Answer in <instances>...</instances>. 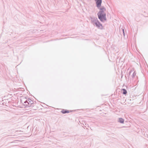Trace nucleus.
<instances>
[{
  "label": "nucleus",
  "mask_w": 148,
  "mask_h": 148,
  "mask_svg": "<svg viewBox=\"0 0 148 148\" xmlns=\"http://www.w3.org/2000/svg\"><path fill=\"white\" fill-rule=\"evenodd\" d=\"M106 9L104 7H102L99 8V11L98 13L99 18L101 22H104L106 20V14L105 12Z\"/></svg>",
  "instance_id": "nucleus-1"
},
{
  "label": "nucleus",
  "mask_w": 148,
  "mask_h": 148,
  "mask_svg": "<svg viewBox=\"0 0 148 148\" xmlns=\"http://www.w3.org/2000/svg\"><path fill=\"white\" fill-rule=\"evenodd\" d=\"M121 90L123 91V94L125 95L127 93V91L125 89H123Z\"/></svg>",
  "instance_id": "nucleus-8"
},
{
  "label": "nucleus",
  "mask_w": 148,
  "mask_h": 148,
  "mask_svg": "<svg viewBox=\"0 0 148 148\" xmlns=\"http://www.w3.org/2000/svg\"><path fill=\"white\" fill-rule=\"evenodd\" d=\"M123 33H124V30H123Z\"/></svg>",
  "instance_id": "nucleus-9"
},
{
  "label": "nucleus",
  "mask_w": 148,
  "mask_h": 148,
  "mask_svg": "<svg viewBox=\"0 0 148 148\" xmlns=\"http://www.w3.org/2000/svg\"><path fill=\"white\" fill-rule=\"evenodd\" d=\"M33 103V101L31 100H28V101H27L23 105L21 106L23 108H25L26 107H30L32 105Z\"/></svg>",
  "instance_id": "nucleus-2"
},
{
  "label": "nucleus",
  "mask_w": 148,
  "mask_h": 148,
  "mask_svg": "<svg viewBox=\"0 0 148 148\" xmlns=\"http://www.w3.org/2000/svg\"><path fill=\"white\" fill-rule=\"evenodd\" d=\"M102 2L101 0H97V2L96 4L97 7L99 9L100 8V6Z\"/></svg>",
  "instance_id": "nucleus-4"
},
{
  "label": "nucleus",
  "mask_w": 148,
  "mask_h": 148,
  "mask_svg": "<svg viewBox=\"0 0 148 148\" xmlns=\"http://www.w3.org/2000/svg\"><path fill=\"white\" fill-rule=\"evenodd\" d=\"M21 104L23 105L27 100L26 98L24 97H21Z\"/></svg>",
  "instance_id": "nucleus-5"
},
{
  "label": "nucleus",
  "mask_w": 148,
  "mask_h": 148,
  "mask_svg": "<svg viewBox=\"0 0 148 148\" xmlns=\"http://www.w3.org/2000/svg\"><path fill=\"white\" fill-rule=\"evenodd\" d=\"M96 25L99 28L102 29L103 28V26L102 24L99 22L97 21L95 23Z\"/></svg>",
  "instance_id": "nucleus-3"
},
{
  "label": "nucleus",
  "mask_w": 148,
  "mask_h": 148,
  "mask_svg": "<svg viewBox=\"0 0 148 148\" xmlns=\"http://www.w3.org/2000/svg\"><path fill=\"white\" fill-rule=\"evenodd\" d=\"M71 112V111L68 110H63L61 111V112L62 114H65L66 113H69L70 112Z\"/></svg>",
  "instance_id": "nucleus-6"
},
{
  "label": "nucleus",
  "mask_w": 148,
  "mask_h": 148,
  "mask_svg": "<svg viewBox=\"0 0 148 148\" xmlns=\"http://www.w3.org/2000/svg\"><path fill=\"white\" fill-rule=\"evenodd\" d=\"M124 119L122 118L119 119V122L121 123H124Z\"/></svg>",
  "instance_id": "nucleus-7"
}]
</instances>
